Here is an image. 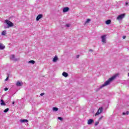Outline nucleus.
I'll list each match as a JSON object with an SVG mask.
<instances>
[{
	"mask_svg": "<svg viewBox=\"0 0 129 129\" xmlns=\"http://www.w3.org/2000/svg\"><path fill=\"white\" fill-rule=\"evenodd\" d=\"M116 78V76H113L111 78H110L108 79L107 81H106L102 85L100 86L99 88H98L96 90V91H99L101 88H103L105 86H107V85H109V84L111 82V81H113V80H114Z\"/></svg>",
	"mask_w": 129,
	"mask_h": 129,
	"instance_id": "f257e3e1",
	"label": "nucleus"
},
{
	"mask_svg": "<svg viewBox=\"0 0 129 129\" xmlns=\"http://www.w3.org/2000/svg\"><path fill=\"white\" fill-rule=\"evenodd\" d=\"M5 23L8 25L7 28H11L12 27H14V23L11 22V21L8 20H5Z\"/></svg>",
	"mask_w": 129,
	"mask_h": 129,
	"instance_id": "f03ea898",
	"label": "nucleus"
},
{
	"mask_svg": "<svg viewBox=\"0 0 129 129\" xmlns=\"http://www.w3.org/2000/svg\"><path fill=\"white\" fill-rule=\"evenodd\" d=\"M125 16V14H122L118 16V17L116 18V20H117V21H121V20H122V19L124 18Z\"/></svg>",
	"mask_w": 129,
	"mask_h": 129,
	"instance_id": "7ed1b4c3",
	"label": "nucleus"
},
{
	"mask_svg": "<svg viewBox=\"0 0 129 129\" xmlns=\"http://www.w3.org/2000/svg\"><path fill=\"white\" fill-rule=\"evenodd\" d=\"M10 59L12 60V61H19L20 60V58H16V57L15 56V54H12L10 56Z\"/></svg>",
	"mask_w": 129,
	"mask_h": 129,
	"instance_id": "20e7f679",
	"label": "nucleus"
},
{
	"mask_svg": "<svg viewBox=\"0 0 129 129\" xmlns=\"http://www.w3.org/2000/svg\"><path fill=\"white\" fill-rule=\"evenodd\" d=\"M101 38L102 39V43H104L105 44V43H106V35H102L101 37Z\"/></svg>",
	"mask_w": 129,
	"mask_h": 129,
	"instance_id": "39448f33",
	"label": "nucleus"
},
{
	"mask_svg": "<svg viewBox=\"0 0 129 129\" xmlns=\"http://www.w3.org/2000/svg\"><path fill=\"white\" fill-rule=\"evenodd\" d=\"M103 110V108L102 107L100 108L97 112L96 113L95 115H98V114H100L102 112Z\"/></svg>",
	"mask_w": 129,
	"mask_h": 129,
	"instance_id": "423d86ee",
	"label": "nucleus"
},
{
	"mask_svg": "<svg viewBox=\"0 0 129 129\" xmlns=\"http://www.w3.org/2000/svg\"><path fill=\"white\" fill-rule=\"evenodd\" d=\"M43 18V15L42 14H39L36 17V21H39L40 19Z\"/></svg>",
	"mask_w": 129,
	"mask_h": 129,
	"instance_id": "0eeeda50",
	"label": "nucleus"
},
{
	"mask_svg": "<svg viewBox=\"0 0 129 129\" xmlns=\"http://www.w3.org/2000/svg\"><path fill=\"white\" fill-rule=\"evenodd\" d=\"M69 11V8L68 7H65L63 8L62 12L63 13H67Z\"/></svg>",
	"mask_w": 129,
	"mask_h": 129,
	"instance_id": "6e6552de",
	"label": "nucleus"
},
{
	"mask_svg": "<svg viewBox=\"0 0 129 129\" xmlns=\"http://www.w3.org/2000/svg\"><path fill=\"white\" fill-rule=\"evenodd\" d=\"M93 122H94V121L92 119H90L88 120V124H92Z\"/></svg>",
	"mask_w": 129,
	"mask_h": 129,
	"instance_id": "1a4fd4ad",
	"label": "nucleus"
},
{
	"mask_svg": "<svg viewBox=\"0 0 129 129\" xmlns=\"http://www.w3.org/2000/svg\"><path fill=\"white\" fill-rule=\"evenodd\" d=\"M58 61V56L55 55L54 57L53 58L52 61L53 62H57Z\"/></svg>",
	"mask_w": 129,
	"mask_h": 129,
	"instance_id": "9d476101",
	"label": "nucleus"
},
{
	"mask_svg": "<svg viewBox=\"0 0 129 129\" xmlns=\"http://www.w3.org/2000/svg\"><path fill=\"white\" fill-rule=\"evenodd\" d=\"M17 86H23V82H20V81H18L16 83Z\"/></svg>",
	"mask_w": 129,
	"mask_h": 129,
	"instance_id": "9b49d317",
	"label": "nucleus"
},
{
	"mask_svg": "<svg viewBox=\"0 0 129 129\" xmlns=\"http://www.w3.org/2000/svg\"><path fill=\"white\" fill-rule=\"evenodd\" d=\"M62 76H64V77H68V73L65 72H63L62 74Z\"/></svg>",
	"mask_w": 129,
	"mask_h": 129,
	"instance_id": "f8f14e48",
	"label": "nucleus"
},
{
	"mask_svg": "<svg viewBox=\"0 0 129 129\" xmlns=\"http://www.w3.org/2000/svg\"><path fill=\"white\" fill-rule=\"evenodd\" d=\"M5 48H6V46L0 43V50H4Z\"/></svg>",
	"mask_w": 129,
	"mask_h": 129,
	"instance_id": "ddd939ff",
	"label": "nucleus"
},
{
	"mask_svg": "<svg viewBox=\"0 0 129 129\" xmlns=\"http://www.w3.org/2000/svg\"><path fill=\"white\" fill-rule=\"evenodd\" d=\"M29 64H35L36 63V61L34 60H30L28 62Z\"/></svg>",
	"mask_w": 129,
	"mask_h": 129,
	"instance_id": "4468645a",
	"label": "nucleus"
},
{
	"mask_svg": "<svg viewBox=\"0 0 129 129\" xmlns=\"http://www.w3.org/2000/svg\"><path fill=\"white\" fill-rule=\"evenodd\" d=\"M111 20H108L105 21V24L106 25H109L110 24H111Z\"/></svg>",
	"mask_w": 129,
	"mask_h": 129,
	"instance_id": "2eb2a0df",
	"label": "nucleus"
},
{
	"mask_svg": "<svg viewBox=\"0 0 129 129\" xmlns=\"http://www.w3.org/2000/svg\"><path fill=\"white\" fill-rule=\"evenodd\" d=\"M29 120L28 119H21L20 120L21 122H28Z\"/></svg>",
	"mask_w": 129,
	"mask_h": 129,
	"instance_id": "dca6fc26",
	"label": "nucleus"
},
{
	"mask_svg": "<svg viewBox=\"0 0 129 129\" xmlns=\"http://www.w3.org/2000/svg\"><path fill=\"white\" fill-rule=\"evenodd\" d=\"M1 105H6V104L5 103V101H4V100L1 99Z\"/></svg>",
	"mask_w": 129,
	"mask_h": 129,
	"instance_id": "f3484780",
	"label": "nucleus"
},
{
	"mask_svg": "<svg viewBox=\"0 0 129 129\" xmlns=\"http://www.w3.org/2000/svg\"><path fill=\"white\" fill-rule=\"evenodd\" d=\"M91 21L90 19H88L87 21L85 22V25H87V24L89 23V22Z\"/></svg>",
	"mask_w": 129,
	"mask_h": 129,
	"instance_id": "a211bd4d",
	"label": "nucleus"
},
{
	"mask_svg": "<svg viewBox=\"0 0 129 129\" xmlns=\"http://www.w3.org/2000/svg\"><path fill=\"white\" fill-rule=\"evenodd\" d=\"M6 34H7V31H6V30L3 31L2 33V36H5Z\"/></svg>",
	"mask_w": 129,
	"mask_h": 129,
	"instance_id": "6ab92c4d",
	"label": "nucleus"
},
{
	"mask_svg": "<svg viewBox=\"0 0 129 129\" xmlns=\"http://www.w3.org/2000/svg\"><path fill=\"white\" fill-rule=\"evenodd\" d=\"M53 111H58V108L57 107H53L52 108Z\"/></svg>",
	"mask_w": 129,
	"mask_h": 129,
	"instance_id": "aec40b11",
	"label": "nucleus"
},
{
	"mask_svg": "<svg viewBox=\"0 0 129 129\" xmlns=\"http://www.w3.org/2000/svg\"><path fill=\"white\" fill-rule=\"evenodd\" d=\"M9 110H10V109L9 108H7L5 110H4V112H5V113L8 112V111H9Z\"/></svg>",
	"mask_w": 129,
	"mask_h": 129,
	"instance_id": "412c9836",
	"label": "nucleus"
},
{
	"mask_svg": "<svg viewBox=\"0 0 129 129\" xmlns=\"http://www.w3.org/2000/svg\"><path fill=\"white\" fill-rule=\"evenodd\" d=\"M98 123H99V122L96 121L95 122V126H96V125H98Z\"/></svg>",
	"mask_w": 129,
	"mask_h": 129,
	"instance_id": "4be33fe9",
	"label": "nucleus"
},
{
	"mask_svg": "<svg viewBox=\"0 0 129 129\" xmlns=\"http://www.w3.org/2000/svg\"><path fill=\"white\" fill-rule=\"evenodd\" d=\"M58 119H59V120H63V118L61 117H58Z\"/></svg>",
	"mask_w": 129,
	"mask_h": 129,
	"instance_id": "5701e85b",
	"label": "nucleus"
},
{
	"mask_svg": "<svg viewBox=\"0 0 129 129\" xmlns=\"http://www.w3.org/2000/svg\"><path fill=\"white\" fill-rule=\"evenodd\" d=\"M4 90H5V91H8V90H9V88H5L4 89Z\"/></svg>",
	"mask_w": 129,
	"mask_h": 129,
	"instance_id": "b1692460",
	"label": "nucleus"
},
{
	"mask_svg": "<svg viewBox=\"0 0 129 129\" xmlns=\"http://www.w3.org/2000/svg\"><path fill=\"white\" fill-rule=\"evenodd\" d=\"M66 27H67V28H69V27H70V24H66Z\"/></svg>",
	"mask_w": 129,
	"mask_h": 129,
	"instance_id": "393cba45",
	"label": "nucleus"
},
{
	"mask_svg": "<svg viewBox=\"0 0 129 129\" xmlns=\"http://www.w3.org/2000/svg\"><path fill=\"white\" fill-rule=\"evenodd\" d=\"M40 95H41V96H43L45 95V93H41V94H40Z\"/></svg>",
	"mask_w": 129,
	"mask_h": 129,
	"instance_id": "a878e982",
	"label": "nucleus"
},
{
	"mask_svg": "<svg viewBox=\"0 0 129 129\" xmlns=\"http://www.w3.org/2000/svg\"><path fill=\"white\" fill-rule=\"evenodd\" d=\"M9 80V76L7 77V78L5 79V81H8Z\"/></svg>",
	"mask_w": 129,
	"mask_h": 129,
	"instance_id": "bb28decb",
	"label": "nucleus"
},
{
	"mask_svg": "<svg viewBox=\"0 0 129 129\" xmlns=\"http://www.w3.org/2000/svg\"><path fill=\"white\" fill-rule=\"evenodd\" d=\"M125 113H126V114L127 115H128L129 112H128V111H127L125 112Z\"/></svg>",
	"mask_w": 129,
	"mask_h": 129,
	"instance_id": "cd10ccee",
	"label": "nucleus"
},
{
	"mask_svg": "<svg viewBox=\"0 0 129 129\" xmlns=\"http://www.w3.org/2000/svg\"><path fill=\"white\" fill-rule=\"evenodd\" d=\"M89 52H93V50L92 49H89Z\"/></svg>",
	"mask_w": 129,
	"mask_h": 129,
	"instance_id": "c85d7f7f",
	"label": "nucleus"
},
{
	"mask_svg": "<svg viewBox=\"0 0 129 129\" xmlns=\"http://www.w3.org/2000/svg\"><path fill=\"white\" fill-rule=\"evenodd\" d=\"M102 117H103V116H101V117L99 118V119H102Z\"/></svg>",
	"mask_w": 129,
	"mask_h": 129,
	"instance_id": "c756f323",
	"label": "nucleus"
},
{
	"mask_svg": "<svg viewBox=\"0 0 129 129\" xmlns=\"http://www.w3.org/2000/svg\"><path fill=\"white\" fill-rule=\"evenodd\" d=\"M125 38H126V36H123V39H125Z\"/></svg>",
	"mask_w": 129,
	"mask_h": 129,
	"instance_id": "7c9ffc66",
	"label": "nucleus"
},
{
	"mask_svg": "<svg viewBox=\"0 0 129 129\" xmlns=\"http://www.w3.org/2000/svg\"><path fill=\"white\" fill-rule=\"evenodd\" d=\"M127 5H128V3L126 2V3H125V6H127Z\"/></svg>",
	"mask_w": 129,
	"mask_h": 129,
	"instance_id": "2f4dec72",
	"label": "nucleus"
},
{
	"mask_svg": "<svg viewBox=\"0 0 129 129\" xmlns=\"http://www.w3.org/2000/svg\"><path fill=\"white\" fill-rule=\"evenodd\" d=\"M122 114H123V115H125L126 113H125V112H123Z\"/></svg>",
	"mask_w": 129,
	"mask_h": 129,
	"instance_id": "473e14b6",
	"label": "nucleus"
},
{
	"mask_svg": "<svg viewBox=\"0 0 129 129\" xmlns=\"http://www.w3.org/2000/svg\"><path fill=\"white\" fill-rule=\"evenodd\" d=\"M77 58H79V55H77Z\"/></svg>",
	"mask_w": 129,
	"mask_h": 129,
	"instance_id": "72a5a7b5",
	"label": "nucleus"
},
{
	"mask_svg": "<svg viewBox=\"0 0 129 129\" xmlns=\"http://www.w3.org/2000/svg\"><path fill=\"white\" fill-rule=\"evenodd\" d=\"M12 104H15V101H13V102H12Z\"/></svg>",
	"mask_w": 129,
	"mask_h": 129,
	"instance_id": "f704fd0d",
	"label": "nucleus"
},
{
	"mask_svg": "<svg viewBox=\"0 0 129 129\" xmlns=\"http://www.w3.org/2000/svg\"><path fill=\"white\" fill-rule=\"evenodd\" d=\"M128 77H129V73H128Z\"/></svg>",
	"mask_w": 129,
	"mask_h": 129,
	"instance_id": "c9c22d12",
	"label": "nucleus"
}]
</instances>
